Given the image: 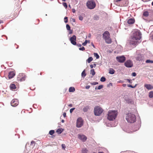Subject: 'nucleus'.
Segmentation results:
<instances>
[{"mask_svg":"<svg viewBox=\"0 0 153 153\" xmlns=\"http://www.w3.org/2000/svg\"><path fill=\"white\" fill-rule=\"evenodd\" d=\"M70 21L73 22H75V19L72 18L71 19Z\"/></svg>","mask_w":153,"mask_h":153,"instance_id":"nucleus-43","label":"nucleus"},{"mask_svg":"<svg viewBox=\"0 0 153 153\" xmlns=\"http://www.w3.org/2000/svg\"><path fill=\"white\" fill-rule=\"evenodd\" d=\"M62 148H63L64 149H65V145L64 144H62Z\"/></svg>","mask_w":153,"mask_h":153,"instance_id":"nucleus-45","label":"nucleus"},{"mask_svg":"<svg viewBox=\"0 0 153 153\" xmlns=\"http://www.w3.org/2000/svg\"><path fill=\"white\" fill-rule=\"evenodd\" d=\"M98 84V82H94L93 83H91V84L93 85H97Z\"/></svg>","mask_w":153,"mask_h":153,"instance_id":"nucleus-40","label":"nucleus"},{"mask_svg":"<svg viewBox=\"0 0 153 153\" xmlns=\"http://www.w3.org/2000/svg\"><path fill=\"white\" fill-rule=\"evenodd\" d=\"M149 15V12L148 11L146 10L144 11L143 13V16H144L145 17H147Z\"/></svg>","mask_w":153,"mask_h":153,"instance_id":"nucleus-19","label":"nucleus"},{"mask_svg":"<svg viewBox=\"0 0 153 153\" xmlns=\"http://www.w3.org/2000/svg\"><path fill=\"white\" fill-rule=\"evenodd\" d=\"M66 27L67 28V29L69 30H71V28L70 26L68 24H67L66 25Z\"/></svg>","mask_w":153,"mask_h":153,"instance_id":"nucleus-32","label":"nucleus"},{"mask_svg":"<svg viewBox=\"0 0 153 153\" xmlns=\"http://www.w3.org/2000/svg\"><path fill=\"white\" fill-rule=\"evenodd\" d=\"M127 86L129 87L134 88L135 87L136 85L134 86H132V85H131L128 84L127 85Z\"/></svg>","mask_w":153,"mask_h":153,"instance_id":"nucleus-38","label":"nucleus"},{"mask_svg":"<svg viewBox=\"0 0 153 153\" xmlns=\"http://www.w3.org/2000/svg\"><path fill=\"white\" fill-rule=\"evenodd\" d=\"M3 22L1 20H0V24L1 23H3Z\"/></svg>","mask_w":153,"mask_h":153,"instance_id":"nucleus-58","label":"nucleus"},{"mask_svg":"<svg viewBox=\"0 0 153 153\" xmlns=\"http://www.w3.org/2000/svg\"><path fill=\"white\" fill-rule=\"evenodd\" d=\"M89 109V107L87 106L84 107V108H83V110L84 112H87L88 111Z\"/></svg>","mask_w":153,"mask_h":153,"instance_id":"nucleus-24","label":"nucleus"},{"mask_svg":"<svg viewBox=\"0 0 153 153\" xmlns=\"http://www.w3.org/2000/svg\"><path fill=\"white\" fill-rule=\"evenodd\" d=\"M61 122L62 123H63L64 122V120H62Z\"/></svg>","mask_w":153,"mask_h":153,"instance_id":"nucleus-57","label":"nucleus"},{"mask_svg":"<svg viewBox=\"0 0 153 153\" xmlns=\"http://www.w3.org/2000/svg\"><path fill=\"white\" fill-rule=\"evenodd\" d=\"M70 30V32H69V33H70V34L72 33V30Z\"/></svg>","mask_w":153,"mask_h":153,"instance_id":"nucleus-55","label":"nucleus"},{"mask_svg":"<svg viewBox=\"0 0 153 153\" xmlns=\"http://www.w3.org/2000/svg\"><path fill=\"white\" fill-rule=\"evenodd\" d=\"M98 153H104L103 152H99Z\"/></svg>","mask_w":153,"mask_h":153,"instance_id":"nucleus-61","label":"nucleus"},{"mask_svg":"<svg viewBox=\"0 0 153 153\" xmlns=\"http://www.w3.org/2000/svg\"><path fill=\"white\" fill-rule=\"evenodd\" d=\"M78 137L79 139L83 142L87 140V137L84 135L79 134Z\"/></svg>","mask_w":153,"mask_h":153,"instance_id":"nucleus-14","label":"nucleus"},{"mask_svg":"<svg viewBox=\"0 0 153 153\" xmlns=\"http://www.w3.org/2000/svg\"><path fill=\"white\" fill-rule=\"evenodd\" d=\"M115 71L113 69L110 68L109 70V73L111 74H112L114 73Z\"/></svg>","mask_w":153,"mask_h":153,"instance_id":"nucleus-21","label":"nucleus"},{"mask_svg":"<svg viewBox=\"0 0 153 153\" xmlns=\"http://www.w3.org/2000/svg\"><path fill=\"white\" fill-rule=\"evenodd\" d=\"M126 119L128 123H133L136 121V117L134 114L128 113L126 114Z\"/></svg>","mask_w":153,"mask_h":153,"instance_id":"nucleus-3","label":"nucleus"},{"mask_svg":"<svg viewBox=\"0 0 153 153\" xmlns=\"http://www.w3.org/2000/svg\"><path fill=\"white\" fill-rule=\"evenodd\" d=\"M63 131V129L62 128H59L56 131V132L58 134H60Z\"/></svg>","mask_w":153,"mask_h":153,"instance_id":"nucleus-20","label":"nucleus"},{"mask_svg":"<svg viewBox=\"0 0 153 153\" xmlns=\"http://www.w3.org/2000/svg\"><path fill=\"white\" fill-rule=\"evenodd\" d=\"M103 111V109L99 106H96L94 108V112L95 115L99 116Z\"/></svg>","mask_w":153,"mask_h":153,"instance_id":"nucleus-5","label":"nucleus"},{"mask_svg":"<svg viewBox=\"0 0 153 153\" xmlns=\"http://www.w3.org/2000/svg\"><path fill=\"white\" fill-rule=\"evenodd\" d=\"M90 87V86L89 85H88V86H87L85 87V88L86 89H88Z\"/></svg>","mask_w":153,"mask_h":153,"instance_id":"nucleus-51","label":"nucleus"},{"mask_svg":"<svg viewBox=\"0 0 153 153\" xmlns=\"http://www.w3.org/2000/svg\"><path fill=\"white\" fill-rule=\"evenodd\" d=\"M90 67L91 68H92L94 67V65H92V64L91 65H90Z\"/></svg>","mask_w":153,"mask_h":153,"instance_id":"nucleus-52","label":"nucleus"},{"mask_svg":"<svg viewBox=\"0 0 153 153\" xmlns=\"http://www.w3.org/2000/svg\"><path fill=\"white\" fill-rule=\"evenodd\" d=\"M121 1H122L123 4L120 5V6H126L128 4V2L125 0H114L115 2H118Z\"/></svg>","mask_w":153,"mask_h":153,"instance_id":"nucleus-9","label":"nucleus"},{"mask_svg":"<svg viewBox=\"0 0 153 153\" xmlns=\"http://www.w3.org/2000/svg\"><path fill=\"white\" fill-rule=\"evenodd\" d=\"M140 32L139 31H134L132 36L131 37L129 44L131 45H136L137 42V41L141 38Z\"/></svg>","mask_w":153,"mask_h":153,"instance_id":"nucleus-1","label":"nucleus"},{"mask_svg":"<svg viewBox=\"0 0 153 153\" xmlns=\"http://www.w3.org/2000/svg\"><path fill=\"white\" fill-rule=\"evenodd\" d=\"M64 22L65 23H67L68 22V17H65L64 18Z\"/></svg>","mask_w":153,"mask_h":153,"instance_id":"nucleus-35","label":"nucleus"},{"mask_svg":"<svg viewBox=\"0 0 153 153\" xmlns=\"http://www.w3.org/2000/svg\"><path fill=\"white\" fill-rule=\"evenodd\" d=\"M116 59L117 60L120 62H123L126 60L125 57L123 56H117Z\"/></svg>","mask_w":153,"mask_h":153,"instance_id":"nucleus-11","label":"nucleus"},{"mask_svg":"<svg viewBox=\"0 0 153 153\" xmlns=\"http://www.w3.org/2000/svg\"><path fill=\"white\" fill-rule=\"evenodd\" d=\"M152 5L153 6V1L152 3Z\"/></svg>","mask_w":153,"mask_h":153,"instance_id":"nucleus-62","label":"nucleus"},{"mask_svg":"<svg viewBox=\"0 0 153 153\" xmlns=\"http://www.w3.org/2000/svg\"><path fill=\"white\" fill-rule=\"evenodd\" d=\"M63 116L64 117H66V113L65 112H64L63 114Z\"/></svg>","mask_w":153,"mask_h":153,"instance_id":"nucleus-50","label":"nucleus"},{"mask_svg":"<svg viewBox=\"0 0 153 153\" xmlns=\"http://www.w3.org/2000/svg\"><path fill=\"white\" fill-rule=\"evenodd\" d=\"M143 56L141 54H138L136 57V60L137 61H141L143 59Z\"/></svg>","mask_w":153,"mask_h":153,"instance_id":"nucleus-18","label":"nucleus"},{"mask_svg":"<svg viewBox=\"0 0 153 153\" xmlns=\"http://www.w3.org/2000/svg\"><path fill=\"white\" fill-rule=\"evenodd\" d=\"M63 4V6L65 8H67V7H68V6H67V4L66 3H65V2H64L62 4Z\"/></svg>","mask_w":153,"mask_h":153,"instance_id":"nucleus-34","label":"nucleus"},{"mask_svg":"<svg viewBox=\"0 0 153 153\" xmlns=\"http://www.w3.org/2000/svg\"><path fill=\"white\" fill-rule=\"evenodd\" d=\"M87 43V40H85V42L82 43V45L83 46H85L86 45Z\"/></svg>","mask_w":153,"mask_h":153,"instance_id":"nucleus-39","label":"nucleus"},{"mask_svg":"<svg viewBox=\"0 0 153 153\" xmlns=\"http://www.w3.org/2000/svg\"><path fill=\"white\" fill-rule=\"evenodd\" d=\"M126 80L128 81L130 83H132V81L131 80V79H126Z\"/></svg>","mask_w":153,"mask_h":153,"instance_id":"nucleus-46","label":"nucleus"},{"mask_svg":"<svg viewBox=\"0 0 153 153\" xmlns=\"http://www.w3.org/2000/svg\"><path fill=\"white\" fill-rule=\"evenodd\" d=\"M146 63H152V61L148 59L146 61Z\"/></svg>","mask_w":153,"mask_h":153,"instance_id":"nucleus-36","label":"nucleus"},{"mask_svg":"<svg viewBox=\"0 0 153 153\" xmlns=\"http://www.w3.org/2000/svg\"><path fill=\"white\" fill-rule=\"evenodd\" d=\"M72 11L73 13H75L76 10L74 9L73 8L72 9Z\"/></svg>","mask_w":153,"mask_h":153,"instance_id":"nucleus-49","label":"nucleus"},{"mask_svg":"<svg viewBox=\"0 0 153 153\" xmlns=\"http://www.w3.org/2000/svg\"><path fill=\"white\" fill-rule=\"evenodd\" d=\"M125 65L127 67L131 68L133 66V63L131 60H128L125 62Z\"/></svg>","mask_w":153,"mask_h":153,"instance_id":"nucleus-10","label":"nucleus"},{"mask_svg":"<svg viewBox=\"0 0 153 153\" xmlns=\"http://www.w3.org/2000/svg\"><path fill=\"white\" fill-rule=\"evenodd\" d=\"M126 85V84H123V87H125Z\"/></svg>","mask_w":153,"mask_h":153,"instance_id":"nucleus-56","label":"nucleus"},{"mask_svg":"<svg viewBox=\"0 0 153 153\" xmlns=\"http://www.w3.org/2000/svg\"><path fill=\"white\" fill-rule=\"evenodd\" d=\"M102 37L107 43L111 44L112 42V40L110 37V34L108 31H105L103 34Z\"/></svg>","mask_w":153,"mask_h":153,"instance_id":"nucleus-4","label":"nucleus"},{"mask_svg":"<svg viewBox=\"0 0 153 153\" xmlns=\"http://www.w3.org/2000/svg\"><path fill=\"white\" fill-rule=\"evenodd\" d=\"M103 87V85H100L98 86V88H97V89H99V90L100 89H102V88Z\"/></svg>","mask_w":153,"mask_h":153,"instance_id":"nucleus-33","label":"nucleus"},{"mask_svg":"<svg viewBox=\"0 0 153 153\" xmlns=\"http://www.w3.org/2000/svg\"><path fill=\"white\" fill-rule=\"evenodd\" d=\"M74 108H71L70 110V113H72L73 112V111L74 110Z\"/></svg>","mask_w":153,"mask_h":153,"instance_id":"nucleus-42","label":"nucleus"},{"mask_svg":"<svg viewBox=\"0 0 153 153\" xmlns=\"http://www.w3.org/2000/svg\"><path fill=\"white\" fill-rule=\"evenodd\" d=\"M18 101L17 99H13L11 102V105L12 106L15 107L18 105Z\"/></svg>","mask_w":153,"mask_h":153,"instance_id":"nucleus-13","label":"nucleus"},{"mask_svg":"<svg viewBox=\"0 0 153 153\" xmlns=\"http://www.w3.org/2000/svg\"><path fill=\"white\" fill-rule=\"evenodd\" d=\"M87 6L90 9H93L96 6V4L94 1L92 0L88 1L87 2Z\"/></svg>","mask_w":153,"mask_h":153,"instance_id":"nucleus-6","label":"nucleus"},{"mask_svg":"<svg viewBox=\"0 0 153 153\" xmlns=\"http://www.w3.org/2000/svg\"><path fill=\"white\" fill-rule=\"evenodd\" d=\"M76 37L75 35H73L70 39V40L72 44L74 45H76Z\"/></svg>","mask_w":153,"mask_h":153,"instance_id":"nucleus-12","label":"nucleus"},{"mask_svg":"<svg viewBox=\"0 0 153 153\" xmlns=\"http://www.w3.org/2000/svg\"><path fill=\"white\" fill-rule=\"evenodd\" d=\"M93 60V58L91 57H90L87 60V62L88 63H90Z\"/></svg>","mask_w":153,"mask_h":153,"instance_id":"nucleus-26","label":"nucleus"},{"mask_svg":"<svg viewBox=\"0 0 153 153\" xmlns=\"http://www.w3.org/2000/svg\"><path fill=\"white\" fill-rule=\"evenodd\" d=\"M144 87L148 90H152L153 89V86L150 84H145L144 85Z\"/></svg>","mask_w":153,"mask_h":153,"instance_id":"nucleus-15","label":"nucleus"},{"mask_svg":"<svg viewBox=\"0 0 153 153\" xmlns=\"http://www.w3.org/2000/svg\"><path fill=\"white\" fill-rule=\"evenodd\" d=\"M73 105L72 104H70L68 105V106L70 107H72V106Z\"/></svg>","mask_w":153,"mask_h":153,"instance_id":"nucleus-54","label":"nucleus"},{"mask_svg":"<svg viewBox=\"0 0 153 153\" xmlns=\"http://www.w3.org/2000/svg\"><path fill=\"white\" fill-rule=\"evenodd\" d=\"M79 49L80 51H84L85 50V48L84 47H82L81 48H79Z\"/></svg>","mask_w":153,"mask_h":153,"instance_id":"nucleus-37","label":"nucleus"},{"mask_svg":"<svg viewBox=\"0 0 153 153\" xmlns=\"http://www.w3.org/2000/svg\"><path fill=\"white\" fill-rule=\"evenodd\" d=\"M92 46H93V47L94 48H95V46H94V45L93 44H92Z\"/></svg>","mask_w":153,"mask_h":153,"instance_id":"nucleus-59","label":"nucleus"},{"mask_svg":"<svg viewBox=\"0 0 153 153\" xmlns=\"http://www.w3.org/2000/svg\"><path fill=\"white\" fill-rule=\"evenodd\" d=\"M149 96L150 98H152L153 97V91L150 92L149 93Z\"/></svg>","mask_w":153,"mask_h":153,"instance_id":"nucleus-25","label":"nucleus"},{"mask_svg":"<svg viewBox=\"0 0 153 153\" xmlns=\"http://www.w3.org/2000/svg\"><path fill=\"white\" fill-rule=\"evenodd\" d=\"M15 75V74L13 71H10L9 73L8 76L9 79L12 78Z\"/></svg>","mask_w":153,"mask_h":153,"instance_id":"nucleus-16","label":"nucleus"},{"mask_svg":"<svg viewBox=\"0 0 153 153\" xmlns=\"http://www.w3.org/2000/svg\"><path fill=\"white\" fill-rule=\"evenodd\" d=\"M97 87H95V90L97 89Z\"/></svg>","mask_w":153,"mask_h":153,"instance_id":"nucleus-63","label":"nucleus"},{"mask_svg":"<svg viewBox=\"0 0 153 153\" xmlns=\"http://www.w3.org/2000/svg\"><path fill=\"white\" fill-rule=\"evenodd\" d=\"M79 19L80 20H82L83 19V17L82 16H79Z\"/></svg>","mask_w":153,"mask_h":153,"instance_id":"nucleus-44","label":"nucleus"},{"mask_svg":"<svg viewBox=\"0 0 153 153\" xmlns=\"http://www.w3.org/2000/svg\"><path fill=\"white\" fill-rule=\"evenodd\" d=\"M55 132L54 130H50L49 132V134L51 135H52Z\"/></svg>","mask_w":153,"mask_h":153,"instance_id":"nucleus-30","label":"nucleus"},{"mask_svg":"<svg viewBox=\"0 0 153 153\" xmlns=\"http://www.w3.org/2000/svg\"><path fill=\"white\" fill-rule=\"evenodd\" d=\"M90 74H91L92 76H94L95 74V72L94 69H91L90 71Z\"/></svg>","mask_w":153,"mask_h":153,"instance_id":"nucleus-27","label":"nucleus"},{"mask_svg":"<svg viewBox=\"0 0 153 153\" xmlns=\"http://www.w3.org/2000/svg\"><path fill=\"white\" fill-rule=\"evenodd\" d=\"M62 0V1H65V0Z\"/></svg>","mask_w":153,"mask_h":153,"instance_id":"nucleus-64","label":"nucleus"},{"mask_svg":"<svg viewBox=\"0 0 153 153\" xmlns=\"http://www.w3.org/2000/svg\"><path fill=\"white\" fill-rule=\"evenodd\" d=\"M10 89L11 90L14 89L16 88V85L14 84H12L10 86Z\"/></svg>","mask_w":153,"mask_h":153,"instance_id":"nucleus-22","label":"nucleus"},{"mask_svg":"<svg viewBox=\"0 0 153 153\" xmlns=\"http://www.w3.org/2000/svg\"><path fill=\"white\" fill-rule=\"evenodd\" d=\"M75 91V89L74 87H70L69 89V92H74Z\"/></svg>","mask_w":153,"mask_h":153,"instance_id":"nucleus-23","label":"nucleus"},{"mask_svg":"<svg viewBox=\"0 0 153 153\" xmlns=\"http://www.w3.org/2000/svg\"><path fill=\"white\" fill-rule=\"evenodd\" d=\"M86 75V74L85 73V71L84 70L82 73V76H83L85 77Z\"/></svg>","mask_w":153,"mask_h":153,"instance_id":"nucleus-29","label":"nucleus"},{"mask_svg":"<svg viewBox=\"0 0 153 153\" xmlns=\"http://www.w3.org/2000/svg\"><path fill=\"white\" fill-rule=\"evenodd\" d=\"M26 78V75L24 74H20L18 77V80L20 82L24 81Z\"/></svg>","mask_w":153,"mask_h":153,"instance_id":"nucleus-7","label":"nucleus"},{"mask_svg":"<svg viewBox=\"0 0 153 153\" xmlns=\"http://www.w3.org/2000/svg\"><path fill=\"white\" fill-rule=\"evenodd\" d=\"M83 124V120L81 118H78L77 120L76 126L78 128L81 127Z\"/></svg>","mask_w":153,"mask_h":153,"instance_id":"nucleus-8","label":"nucleus"},{"mask_svg":"<svg viewBox=\"0 0 153 153\" xmlns=\"http://www.w3.org/2000/svg\"><path fill=\"white\" fill-rule=\"evenodd\" d=\"M117 115V111H109L108 114L107 119L109 120H113L115 119Z\"/></svg>","mask_w":153,"mask_h":153,"instance_id":"nucleus-2","label":"nucleus"},{"mask_svg":"<svg viewBox=\"0 0 153 153\" xmlns=\"http://www.w3.org/2000/svg\"><path fill=\"white\" fill-rule=\"evenodd\" d=\"M35 142L34 141H32L31 142L30 145H32L33 144L35 145Z\"/></svg>","mask_w":153,"mask_h":153,"instance_id":"nucleus-48","label":"nucleus"},{"mask_svg":"<svg viewBox=\"0 0 153 153\" xmlns=\"http://www.w3.org/2000/svg\"><path fill=\"white\" fill-rule=\"evenodd\" d=\"M132 76H136V74L135 72H134L132 74Z\"/></svg>","mask_w":153,"mask_h":153,"instance_id":"nucleus-47","label":"nucleus"},{"mask_svg":"<svg viewBox=\"0 0 153 153\" xmlns=\"http://www.w3.org/2000/svg\"><path fill=\"white\" fill-rule=\"evenodd\" d=\"M100 81L101 82H104L106 80L105 78L104 77H102L100 79Z\"/></svg>","mask_w":153,"mask_h":153,"instance_id":"nucleus-31","label":"nucleus"},{"mask_svg":"<svg viewBox=\"0 0 153 153\" xmlns=\"http://www.w3.org/2000/svg\"><path fill=\"white\" fill-rule=\"evenodd\" d=\"M77 46L78 47H81V45L80 44H77Z\"/></svg>","mask_w":153,"mask_h":153,"instance_id":"nucleus-53","label":"nucleus"},{"mask_svg":"<svg viewBox=\"0 0 153 153\" xmlns=\"http://www.w3.org/2000/svg\"><path fill=\"white\" fill-rule=\"evenodd\" d=\"M94 56H95V57H96V58L97 59H98L99 58V55H98V54L97 53H94Z\"/></svg>","mask_w":153,"mask_h":153,"instance_id":"nucleus-28","label":"nucleus"},{"mask_svg":"<svg viewBox=\"0 0 153 153\" xmlns=\"http://www.w3.org/2000/svg\"><path fill=\"white\" fill-rule=\"evenodd\" d=\"M82 153H87V150L86 149H84L82 151Z\"/></svg>","mask_w":153,"mask_h":153,"instance_id":"nucleus-41","label":"nucleus"},{"mask_svg":"<svg viewBox=\"0 0 153 153\" xmlns=\"http://www.w3.org/2000/svg\"><path fill=\"white\" fill-rule=\"evenodd\" d=\"M135 22V20L134 19L130 18L127 21V23L129 24H132Z\"/></svg>","mask_w":153,"mask_h":153,"instance_id":"nucleus-17","label":"nucleus"},{"mask_svg":"<svg viewBox=\"0 0 153 153\" xmlns=\"http://www.w3.org/2000/svg\"><path fill=\"white\" fill-rule=\"evenodd\" d=\"M94 65V67H95L96 66V64H94L93 65Z\"/></svg>","mask_w":153,"mask_h":153,"instance_id":"nucleus-60","label":"nucleus"}]
</instances>
